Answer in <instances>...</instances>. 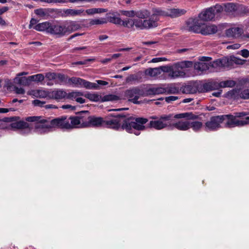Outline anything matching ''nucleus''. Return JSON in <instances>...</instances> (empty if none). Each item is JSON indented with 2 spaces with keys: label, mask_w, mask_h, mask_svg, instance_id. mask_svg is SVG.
I'll list each match as a JSON object with an SVG mask.
<instances>
[{
  "label": "nucleus",
  "mask_w": 249,
  "mask_h": 249,
  "mask_svg": "<svg viewBox=\"0 0 249 249\" xmlns=\"http://www.w3.org/2000/svg\"><path fill=\"white\" fill-rule=\"evenodd\" d=\"M26 121L36 122L35 129L36 133L40 134L47 133L53 128L70 129L69 120L67 116H63L52 120L44 118L41 116H31L26 118Z\"/></svg>",
  "instance_id": "nucleus-1"
},
{
  "label": "nucleus",
  "mask_w": 249,
  "mask_h": 249,
  "mask_svg": "<svg viewBox=\"0 0 249 249\" xmlns=\"http://www.w3.org/2000/svg\"><path fill=\"white\" fill-rule=\"evenodd\" d=\"M175 119H185L174 123L172 126L180 131H187L192 128L195 132L199 131L203 126L202 122L195 121L198 118V116L192 112H184L175 115Z\"/></svg>",
  "instance_id": "nucleus-2"
},
{
  "label": "nucleus",
  "mask_w": 249,
  "mask_h": 249,
  "mask_svg": "<svg viewBox=\"0 0 249 249\" xmlns=\"http://www.w3.org/2000/svg\"><path fill=\"white\" fill-rule=\"evenodd\" d=\"M147 119L142 117H126L123 120L122 128L127 132L132 133V128L137 130H144L146 129L144 124L148 122Z\"/></svg>",
  "instance_id": "nucleus-3"
},
{
  "label": "nucleus",
  "mask_w": 249,
  "mask_h": 249,
  "mask_svg": "<svg viewBox=\"0 0 249 249\" xmlns=\"http://www.w3.org/2000/svg\"><path fill=\"white\" fill-rule=\"evenodd\" d=\"M162 14L160 9H156L149 19L142 20L140 19H134V26L141 29L156 27L157 26V22L159 20L158 15Z\"/></svg>",
  "instance_id": "nucleus-4"
},
{
  "label": "nucleus",
  "mask_w": 249,
  "mask_h": 249,
  "mask_svg": "<svg viewBox=\"0 0 249 249\" xmlns=\"http://www.w3.org/2000/svg\"><path fill=\"white\" fill-rule=\"evenodd\" d=\"M125 115L117 113H109L104 118V126L115 130L122 128L121 122L125 119Z\"/></svg>",
  "instance_id": "nucleus-5"
},
{
  "label": "nucleus",
  "mask_w": 249,
  "mask_h": 249,
  "mask_svg": "<svg viewBox=\"0 0 249 249\" xmlns=\"http://www.w3.org/2000/svg\"><path fill=\"white\" fill-rule=\"evenodd\" d=\"M174 118L173 114L162 115L158 117L152 116L150 117V121L148 124V127L153 128L156 130H161L167 127L169 124L167 121Z\"/></svg>",
  "instance_id": "nucleus-6"
},
{
  "label": "nucleus",
  "mask_w": 249,
  "mask_h": 249,
  "mask_svg": "<svg viewBox=\"0 0 249 249\" xmlns=\"http://www.w3.org/2000/svg\"><path fill=\"white\" fill-rule=\"evenodd\" d=\"M192 66L193 62L190 61H184L175 63L172 65V72L171 74H169V76L172 78L183 77L185 75V72L183 69L191 67Z\"/></svg>",
  "instance_id": "nucleus-7"
},
{
  "label": "nucleus",
  "mask_w": 249,
  "mask_h": 249,
  "mask_svg": "<svg viewBox=\"0 0 249 249\" xmlns=\"http://www.w3.org/2000/svg\"><path fill=\"white\" fill-rule=\"evenodd\" d=\"M223 10V7L219 4H216L215 6L211 7L202 11L199 14L198 18L200 20L203 21H210L213 20L215 16Z\"/></svg>",
  "instance_id": "nucleus-8"
},
{
  "label": "nucleus",
  "mask_w": 249,
  "mask_h": 249,
  "mask_svg": "<svg viewBox=\"0 0 249 249\" xmlns=\"http://www.w3.org/2000/svg\"><path fill=\"white\" fill-rule=\"evenodd\" d=\"M223 121L227 120L225 124V127L228 128H232L236 126H242L249 124V116H247L244 120H240L238 119L235 115H223Z\"/></svg>",
  "instance_id": "nucleus-9"
},
{
  "label": "nucleus",
  "mask_w": 249,
  "mask_h": 249,
  "mask_svg": "<svg viewBox=\"0 0 249 249\" xmlns=\"http://www.w3.org/2000/svg\"><path fill=\"white\" fill-rule=\"evenodd\" d=\"M124 96L128 99V100L135 104H138L139 102L138 100L140 96H145L143 90L139 87L130 88L124 92Z\"/></svg>",
  "instance_id": "nucleus-10"
},
{
  "label": "nucleus",
  "mask_w": 249,
  "mask_h": 249,
  "mask_svg": "<svg viewBox=\"0 0 249 249\" xmlns=\"http://www.w3.org/2000/svg\"><path fill=\"white\" fill-rule=\"evenodd\" d=\"M48 34L61 37L66 35V28L65 23L60 22H50Z\"/></svg>",
  "instance_id": "nucleus-11"
},
{
  "label": "nucleus",
  "mask_w": 249,
  "mask_h": 249,
  "mask_svg": "<svg viewBox=\"0 0 249 249\" xmlns=\"http://www.w3.org/2000/svg\"><path fill=\"white\" fill-rule=\"evenodd\" d=\"M223 115L212 117L205 123V128L207 130L213 131L220 127V124L223 122Z\"/></svg>",
  "instance_id": "nucleus-12"
},
{
  "label": "nucleus",
  "mask_w": 249,
  "mask_h": 249,
  "mask_svg": "<svg viewBox=\"0 0 249 249\" xmlns=\"http://www.w3.org/2000/svg\"><path fill=\"white\" fill-rule=\"evenodd\" d=\"M202 23L198 18H190L186 22V29L195 33H200Z\"/></svg>",
  "instance_id": "nucleus-13"
},
{
  "label": "nucleus",
  "mask_w": 249,
  "mask_h": 249,
  "mask_svg": "<svg viewBox=\"0 0 249 249\" xmlns=\"http://www.w3.org/2000/svg\"><path fill=\"white\" fill-rule=\"evenodd\" d=\"M69 82H71L76 87H84L88 89H93L96 87L95 84L91 83L84 79L78 77H72L69 79Z\"/></svg>",
  "instance_id": "nucleus-14"
},
{
  "label": "nucleus",
  "mask_w": 249,
  "mask_h": 249,
  "mask_svg": "<svg viewBox=\"0 0 249 249\" xmlns=\"http://www.w3.org/2000/svg\"><path fill=\"white\" fill-rule=\"evenodd\" d=\"M79 121H80V127H89L90 115L88 111H82L77 114Z\"/></svg>",
  "instance_id": "nucleus-15"
},
{
  "label": "nucleus",
  "mask_w": 249,
  "mask_h": 249,
  "mask_svg": "<svg viewBox=\"0 0 249 249\" xmlns=\"http://www.w3.org/2000/svg\"><path fill=\"white\" fill-rule=\"evenodd\" d=\"M240 7L233 3H228L224 5V11L229 15L237 16L240 14Z\"/></svg>",
  "instance_id": "nucleus-16"
},
{
  "label": "nucleus",
  "mask_w": 249,
  "mask_h": 249,
  "mask_svg": "<svg viewBox=\"0 0 249 249\" xmlns=\"http://www.w3.org/2000/svg\"><path fill=\"white\" fill-rule=\"evenodd\" d=\"M162 14L158 15V17L160 16H169L171 18H176L180 16H182L185 14L186 11L184 9H171L168 10L167 11L165 12L160 10Z\"/></svg>",
  "instance_id": "nucleus-17"
},
{
  "label": "nucleus",
  "mask_w": 249,
  "mask_h": 249,
  "mask_svg": "<svg viewBox=\"0 0 249 249\" xmlns=\"http://www.w3.org/2000/svg\"><path fill=\"white\" fill-rule=\"evenodd\" d=\"M243 33V30L240 27H232L226 30L225 34L228 37L238 38Z\"/></svg>",
  "instance_id": "nucleus-18"
},
{
  "label": "nucleus",
  "mask_w": 249,
  "mask_h": 249,
  "mask_svg": "<svg viewBox=\"0 0 249 249\" xmlns=\"http://www.w3.org/2000/svg\"><path fill=\"white\" fill-rule=\"evenodd\" d=\"M104 118L101 117L91 116L90 117L89 127H100L104 126Z\"/></svg>",
  "instance_id": "nucleus-19"
},
{
  "label": "nucleus",
  "mask_w": 249,
  "mask_h": 249,
  "mask_svg": "<svg viewBox=\"0 0 249 249\" xmlns=\"http://www.w3.org/2000/svg\"><path fill=\"white\" fill-rule=\"evenodd\" d=\"M231 65V58L224 57L220 59H217L213 62V67H218L221 68H229Z\"/></svg>",
  "instance_id": "nucleus-20"
},
{
  "label": "nucleus",
  "mask_w": 249,
  "mask_h": 249,
  "mask_svg": "<svg viewBox=\"0 0 249 249\" xmlns=\"http://www.w3.org/2000/svg\"><path fill=\"white\" fill-rule=\"evenodd\" d=\"M217 31V28L214 25H203L200 32L203 35H209L215 34Z\"/></svg>",
  "instance_id": "nucleus-21"
},
{
  "label": "nucleus",
  "mask_w": 249,
  "mask_h": 249,
  "mask_svg": "<svg viewBox=\"0 0 249 249\" xmlns=\"http://www.w3.org/2000/svg\"><path fill=\"white\" fill-rule=\"evenodd\" d=\"M64 23L66 28V35L77 31L81 28V25L76 21H71Z\"/></svg>",
  "instance_id": "nucleus-22"
},
{
  "label": "nucleus",
  "mask_w": 249,
  "mask_h": 249,
  "mask_svg": "<svg viewBox=\"0 0 249 249\" xmlns=\"http://www.w3.org/2000/svg\"><path fill=\"white\" fill-rule=\"evenodd\" d=\"M67 95L66 91L62 89H56L52 91L49 95L50 98L55 100H61L65 98Z\"/></svg>",
  "instance_id": "nucleus-23"
},
{
  "label": "nucleus",
  "mask_w": 249,
  "mask_h": 249,
  "mask_svg": "<svg viewBox=\"0 0 249 249\" xmlns=\"http://www.w3.org/2000/svg\"><path fill=\"white\" fill-rule=\"evenodd\" d=\"M166 92V89L161 87H153L146 90L145 96L157 95L164 93Z\"/></svg>",
  "instance_id": "nucleus-24"
},
{
  "label": "nucleus",
  "mask_w": 249,
  "mask_h": 249,
  "mask_svg": "<svg viewBox=\"0 0 249 249\" xmlns=\"http://www.w3.org/2000/svg\"><path fill=\"white\" fill-rule=\"evenodd\" d=\"M69 120L70 129L73 128H80V121H79L78 115L75 116H71L68 117Z\"/></svg>",
  "instance_id": "nucleus-25"
},
{
  "label": "nucleus",
  "mask_w": 249,
  "mask_h": 249,
  "mask_svg": "<svg viewBox=\"0 0 249 249\" xmlns=\"http://www.w3.org/2000/svg\"><path fill=\"white\" fill-rule=\"evenodd\" d=\"M50 22H44L42 23H39L33 27V29L38 31H45L47 33L49 32L50 28Z\"/></svg>",
  "instance_id": "nucleus-26"
},
{
  "label": "nucleus",
  "mask_w": 249,
  "mask_h": 249,
  "mask_svg": "<svg viewBox=\"0 0 249 249\" xmlns=\"http://www.w3.org/2000/svg\"><path fill=\"white\" fill-rule=\"evenodd\" d=\"M144 74L151 77H156L161 74V70L159 68H150L145 70Z\"/></svg>",
  "instance_id": "nucleus-27"
},
{
  "label": "nucleus",
  "mask_w": 249,
  "mask_h": 249,
  "mask_svg": "<svg viewBox=\"0 0 249 249\" xmlns=\"http://www.w3.org/2000/svg\"><path fill=\"white\" fill-rule=\"evenodd\" d=\"M11 126L13 128L23 129L29 127V124L23 121H16L11 124Z\"/></svg>",
  "instance_id": "nucleus-28"
},
{
  "label": "nucleus",
  "mask_w": 249,
  "mask_h": 249,
  "mask_svg": "<svg viewBox=\"0 0 249 249\" xmlns=\"http://www.w3.org/2000/svg\"><path fill=\"white\" fill-rule=\"evenodd\" d=\"M30 76L16 77L15 79V82L19 85L27 86L30 85L31 83V80L29 79Z\"/></svg>",
  "instance_id": "nucleus-29"
},
{
  "label": "nucleus",
  "mask_w": 249,
  "mask_h": 249,
  "mask_svg": "<svg viewBox=\"0 0 249 249\" xmlns=\"http://www.w3.org/2000/svg\"><path fill=\"white\" fill-rule=\"evenodd\" d=\"M195 68L196 69L200 71H204L209 69V67L206 62H197L195 64Z\"/></svg>",
  "instance_id": "nucleus-30"
},
{
  "label": "nucleus",
  "mask_w": 249,
  "mask_h": 249,
  "mask_svg": "<svg viewBox=\"0 0 249 249\" xmlns=\"http://www.w3.org/2000/svg\"><path fill=\"white\" fill-rule=\"evenodd\" d=\"M107 21L113 23L115 24L121 25L122 23V20L119 17H115L113 14L112 16H108L107 17Z\"/></svg>",
  "instance_id": "nucleus-31"
},
{
  "label": "nucleus",
  "mask_w": 249,
  "mask_h": 249,
  "mask_svg": "<svg viewBox=\"0 0 249 249\" xmlns=\"http://www.w3.org/2000/svg\"><path fill=\"white\" fill-rule=\"evenodd\" d=\"M107 11L106 9L104 8H90L87 9L86 12L88 15H93L97 13H104Z\"/></svg>",
  "instance_id": "nucleus-32"
},
{
  "label": "nucleus",
  "mask_w": 249,
  "mask_h": 249,
  "mask_svg": "<svg viewBox=\"0 0 249 249\" xmlns=\"http://www.w3.org/2000/svg\"><path fill=\"white\" fill-rule=\"evenodd\" d=\"M120 98L119 96L114 95V94H108L104 96L102 99V101L103 102H107V101H118L120 100Z\"/></svg>",
  "instance_id": "nucleus-33"
},
{
  "label": "nucleus",
  "mask_w": 249,
  "mask_h": 249,
  "mask_svg": "<svg viewBox=\"0 0 249 249\" xmlns=\"http://www.w3.org/2000/svg\"><path fill=\"white\" fill-rule=\"evenodd\" d=\"M107 20L105 18H96V19H91L89 21V24L90 25H100V24H103L107 23Z\"/></svg>",
  "instance_id": "nucleus-34"
},
{
  "label": "nucleus",
  "mask_w": 249,
  "mask_h": 249,
  "mask_svg": "<svg viewBox=\"0 0 249 249\" xmlns=\"http://www.w3.org/2000/svg\"><path fill=\"white\" fill-rule=\"evenodd\" d=\"M135 16L139 18L144 19L149 17L150 12L146 10H142L136 12Z\"/></svg>",
  "instance_id": "nucleus-35"
},
{
  "label": "nucleus",
  "mask_w": 249,
  "mask_h": 249,
  "mask_svg": "<svg viewBox=\"0 0 249 249\" xmlns=\"http://www.w3.org/2000/svg\"><path fill=\"white\" fill-rule=\"evenodd\" d=\"M67 82V77L64 74L56 73V77L55 84H61Z\"/></svg>",
  "instance_id": "nucleus-36"
},
{
  "label": "nucleus",
  "mask_w": 249,
  "mask_h": 249,
  "mask_svg": "<svg viewBox=\"0 0 249 249\" xmlns=\"http://www.w3.org/2000/svg\"><path fill=\"white\" fill-rule=\"evenodd\" d=\"M235 82L233 80H227L220 82V88L233 87L235 85Z\"/></svg>",
  "instance_id": "nucleus-37"
},
{
  "label": "nucleus",
  "mask_w": 249,
  "mask_h": 249,
  "mask_svg": "<svg viewBox=\"0 0 249 249\" xmlns=\"http://www.w3.org/2000/svg\"><path fill=\"white\" fill-rule=\"evenodd\" d=\"M29 79L31 80V82L32 81L39 82H41L44 80L45 78V76L42 74H37L36 75H33L30 76Z\"/></svg>",
  "instance_id": "nucleus-38"
},
{
  "label": "nucleus",
  "mask_w": 249,
  "mask_h": 249,
  "mask_svg": "<svg viewBox=\"0 0 249 249\" xmlns=\"http://www.w3.org/2000/svg\"><path fill=\"white\" fill-rule=\"evenodd\" d=\"M85 96L91 101L98 102L100 100L101 96L97 94L88 93Z\"/></svg>",
  "instance_id": "nucleus-39"
},
{
  "label": "nucleus",
  "mask_w": 249,
  "mask_h": 249,
  "mask_svg": "<svg viewBox=\"0 0 249 249\" xmlns=\"http://www.w3.org/2000/svg\"><path fill=\"white\" fill-rule=\"evenodd\" d=\"M141 73V72L139 71L136 74H130L129 76L126 77V82L129 83L132 81H139L140 79L139 75Z\"/></svg>",
  "instance_id": "nucleus-40"
},
{
  "label": "nucleus",
  "mask_w": 249,
  "mask_h": 249,
  "mask_svg": "<svg viewBox=\"0 0 249 249\" xmlns=\"http://www.w3.org/2000/svg\"><path fill=\"white\" fill-rule=\"evenodd\" d=\"M34 92V95L37 98H43L48 96L47 92L43 90H37Z\"/></svg>",
  "instance_id": "nucleus-41"
},
{
  "label": "nucleus",
  "mask_w": 249,
  "mask_h": 249,
  "mask_svg": "<svg viewBox=\"0 0 249 249\" xmlns=\"http://www.w3.org/2000/svg\"><path fill=\"white\" fill-rule=\"evenodd\" d=\"M199 90L200 92H203L211 91V82L205 83L201 85Z\"/></svg>",
  "instance_id": "nucleus-42"
},
{
  "label": "nucleus",
  "mask_w": 249,
  "mask_h": 249,
  "mask_svg": "<svg viewBox=\"0 0 249 249\" xmlns=\"http://www.w3.org/2000/svg\"><path fill=\"white\" fill-rule=\"evenodd\" d=\"M121 25L127 28H132L134 26V19L128 18L125 20H122Z\"/></svg>",
  "instance_id": "nucleus-43"
},
{
  "label": "nucleus",
  "mask_w": 249,
  "mask_h": 249,
  "mask_svg": "<svg viewBox=\"0 0 249 249\" xmlns=\"http://www.w3.org/2000/svg\"><path fill=\"white\" fill-rule=\"evenodd\" d=\"M35 13L40 17H44L48 15V12L43 9H37L35 10Z\"/></svg>",
  "instance_id": "nucleus-44"
},
{
  "label": "nucleus",
  "mask_w": 249,
  "mask_h": 249,
  "mask_svg": "<svg viewBox=\"0 0 249 249\" xmlns=\"http://www.w3.org/2000/svg\"><path fill=\"white\" fill-rule=\"evenodd\" d=\"M82 95H83V94L82 92L74 91V92H72L69 93L67 95V98L69 99H74L76 100V98H77L79 96H82Z\"/></svg>",
  "instance_id": "nucleus-45"
},
{
  "label": "nucleus",
  "mask_w": 249,
  "mask_h": 249,
  "mask_svg": "<svg viewBox=\"0 0 249 249\" xmlns=\"http://www.w3.org/2000/svg\"><path fill=\"white\" fill-rule=\"evenodd\" d=\"M45 77L49 81H54V82L55 83L56 77V73L47 72L46 73Z\"/></svg>",
  "instance_id": "nucleus-46"
},
{
  "label": "nucleus",
  "mask_w": 249,
  "mask_h": 249,
  "mask_svg": "<svg viewBox=\"0 0 249 249\" xmlns=\"http://www.w3.org/2000/svg\"><path fill=\"white\" fill-rule=\"evenodd\" d=\"M240 97L244 99H249V89H244L240 93Z\"/></svg>",
  "instance_id": "nucleus-47"
},
{
  "label": "nucleus",
  "mask_w": 249,
  "mask_h": 249,
  "mask_svg": "<svg viewBox=\"0 0 249 249\" xmlns=\"http://www.w3.org/2000/svg\"><path fill=\"white\" fill-rule=\"evenodd\" d=\"M159 68L161 70V72L163 71L164 72H168L169 73V74H171V72H172V65L170 66H162L160 67H159Z\"/></svg>",
  "instance_id": "nucleus-48"
},
{
  "label": "nucleus",
  "mask_w": 249,
  "mask_h": 249,
  "mask_svg": "<svg viewBox=\"0 0 249 249\" xmlns=\"http://www.w3.org/2000/svg\"><path fill=\"white\" fill-rule=\"evenodd\" d=\"M123 15H124L128 17H133L136 15V12L133 10L131 11H122L121 12Z\"/></svg>",
  "instance_id": "nucleus-49"
},
{
  "label": "nucleus",
  "mask_w": 249,
  "mask_h": 249,
  "mask_svg": "<svg viewBox=\"0 0 249 249\" xmlns=\"http://www.w3.org/2000/svg\"><path fill=\"white\" fill-rule=\"evenodd\" d=\"M220 88V83L215 81L211 82V90L218 89Z\"/></svg>",
  "instance_id": "nucleus-50"
},
{
  "label": "nucleus",
  "mask_w": 249,
  "mask_h": 249,
  "mask_svg": "<svg viewBox=\"0 0 249 249\" xmlns=\"http://www.w3.org/2000/svg\"><path fill=\"white\" fill-rule=\"evenodd\" d=\"M166 92L165 93L167 94H175L178 92V89L176 87H170L166 89Z\"/></svg>",
  "instance_id": "nucleus-51"
},
{
  "label": "nucleus",
  "mask_w": 249,
  "mask_h": 249,
  "mask_svg": "<svg viewBox=\"0 0 249 249\" xmlns=\"http://www.w3.org/2000/svg\"><path fill=\"white\" fill-rule=\"evenodd\" d=\"M33 104L37 107H45L44 104H45V102L40 101L39 100L36 99L33 101Z\"/></svg>",
  "instance_id": "nucleus-52"
},
{
  "label": "nucleus",
  "mask_w": 249,
  "mask_h": 249,
  "mask_svg": "<svg viewBox=\"0 0 249 249\" xmlns=\"http://www.w3.org/2000/svg\"><path fill=\"white\" fill-rule=\"evenodd\" d=\"M41 1L47 3H65L67 2L66 0H40Z\"/></svg>",
  "instance_id": "nucleus-53"
},
{
  "label": "nucleus",
  "mask_w": 249,
  "mask_h": 249,
  "mask_svg": "<svg viewBox=\"0 0 249 249\" xmlns=\"http://www.w3.org/2000/svg\"><path fill=\"white\" fill-rule=\"evenodd\" d=\"M178 99V96H170L169 97H165V100L167 103H170L173 101H176Z\"/></svg>",
  "instance_id": "nucleus-54"
},
{
  "label": "nucleus",
  "mask_w": 249,
  "mask_h": 249,
  "mask_svg": "<svg viewBox=\"0 0 249 249\" xmlns=\"http://www.w3.org/2000/svg\"><path fill=\"white\" fill-rule=\"evenodd\" d=\"M94 60L95 59L94 58H89L84 61H79L76 62L74 63V64H75V65H85L88 62L94 61Z\"/></svg>",
  "instance_id": "nucleus-55"
},
{
  "label": "nucleus",
  "mask_w": 249,
  "mask_h": 249,
  "mask_svg": "<svg viewBox=\"0 0 249 249\" xmlns=\"http://www.w3.org/2000/svg\"><path fill=\"white\" fill-rule=\"evenodd\" d=\"M234 114L235 115V117H237V118H240L246 116L249 114V113L246 112H235L234 113Z\"/></svg>",
  "instance_id": "nucleus-56"
},
{
  "label": "nucleus",
  "mask_w": 249,
  "mask_h": 249,
  "mask_svg": "<svg viewBox=\"0 0 249 249\" xmlns=\"http://www.w3.org/2000/svg\"><path fill=\"white\" fill-rule=\"evenodd\" d=\"M18 117H6L3 119V121L5 122H12L14 121H16Z\"/></svg>",
  "instance_id": "nucleus-57"
},
{
  "label": "nucleus",
  "mask_w": 249,
  "mask_h": 249,
  "mask_svg": "<svg viewBox=\"0 0 249 249\" xmlns=\"http://www.w3.org/2000/svg\"><path fill=\"white\" fill-rule=\"evenodd\" d=\"M240 54L245 58L249 57V51L247 49H243L241 51Z\"/></svg>",
  "instance_id": "nucleus-58"
},
{
  "label": "nucleus",
  "mask_w": 249,
  "mask_h": 249,
  "mask_svg": "<svg viewBox=\"0 0 249 249\" xmlns=\"http://www.w3.org/2000/svg\"><path fill=\"white\" fill-rule=\"evenodd\" d=\"M83 12V11L81 10H73L71 9L70 10L69 13L73 16L79 15Z\"/></svg>",
  "instance_id": "nucleus-59"
},
{
  "label": "nucleus",
  "mask_w": 249,
  "mask_h": 249,
  "mask_svg": "<svg viewBox=\"0 0 249 249\" xmlns=\"http://www.w3.org/2000/svg\"><path fill=\"white\" fill-rule=\"evenodd\" d=\"M14 91L17 94H23L25 93V90L23 88L15 87Z\"/></svg>",
  "instance_id": "nucleus-60"
},
{
  "label": "nucleus",
  "mask_w": 249,
  "mask_h": 249,
  "mask_svg": "<svg viewBox=\"0 0 249 249\" xmlns=\"http://www.w3.org/2000/svg\"><path fill=\"white\" fill-rule=\"evenodd\" d=\"M37 22V20L35 18H32L30 24L29 25V28L30 29L33 28L34 26V25H35Z\"/></svg>",
  "instance_id": "nucleus-61"
},
{
  "label": "nucleus",
  "mask_w": 249,
  "mask_h": 249,
  "mask_svg": "<svg viewBox=\"0 0 249 249\" xmlns=\"http://www.w3.org/2000/svg\"><path fill=\"white\" fill-rule=\"evenodd\" d=\"M61 107L63 109H71V110H74L75 108V107L74 106H72L71 105H63Z\"/></svg>",
  "instance_id": "nucleus-62"
},
{
  "label": "nucleus",
  "mask_w": 249,
  "mask_h": 249,
  "mask_svg": "<svg viewBox=\"0 0 249 249\" xmlns=\"http://www.w3.org/2000/svg\"><path fill=\"white\" fill-rule=\"evenodd\" d=\"M240 47V44H234L233 45H231L230 46H228L227 48L228 49H237L239 48Z\"/></svg>",
  "instance_id": "nucleus-63"
},
{
  "label": "nucleus",
  "mask_w": 249,
  "mask_h": 249,
  "mask_svg": "<svg viewBox=\"0 0 249 249\" xmlns=\"http://www.w3.org/2000/svg\"><path fill=\"white\" fill-rule=\"evenodd\" d=\"M231 60L236 64H242V60L236 57L231 58Z\"/></svg>",
  "instance_id": "nucleus-64"
}]
</instances>
